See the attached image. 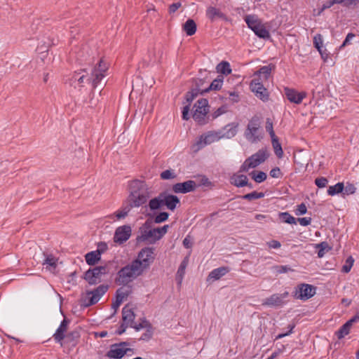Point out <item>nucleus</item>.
Listing matches in <instances>:
<instances>
[{
  "label": "nucleus",
  "instance_id": "62",
  "mask_svg": "<svg viewBox=\"0 0 359 359\" xmlns=\"http://www.w3.org/2000/svg\"><path fill=\"white\" fill-rule=\"evenodd\" d=\"M298 222L302 226H306L311 224V217H302L298 218Z\"/></svg>",
  "mask_w": 359,
  "mask_h": 359
},
{
  "label": "nucleus",
  "instance_id": "6",
  "mask_svg": "<svg viewBox=\"0 0 359 359\" xmlns=\"http://www.w3.org/2000/svg\"><path fill=\"white\" fill-rule=\"evenodd\" d=\"M153 222L147 219L139 229L140 235L137 237V242H147L150 244L155 243L160 240L157 228H152Z\"/></svg>",
  "mask_w": 359,
  "mask_h": 359
},
{
  "label": "nucleus",
  "instance_id": "9",
  "mask_svg": "<svg viewBox=\"0 0 359 359\" xmlns=\"http://www.w3.org/2000/svg\"><path fill=\"white\" fill-rule=\"evenodd\" d=\"M245 20L248 27L251 29L258 37L264 39L270 38L269 32L257 17L255 15H247Z\"/></svg>",
  "mask_w": 359,
  "mask_h": 359
},
{
  "label": "nucleus",
  "instance_id": "55",
  "mask_svg": "<svg viewBox=\"0 0 359 359\" xmlns=\"http://www.w3.org/2000/svg\"><path fill=\"white\" fill-rule=\"evenodd\" d=\"M327 183V179L324 177H318L315 180V184L318 188L325 187Z\"/></svg>",
  "mask_w": 359,
  "mask_h": 359
},
{
  "label": "nucleus",
  "instance_id": "61",
  "mask_svg": "<svg viewBox=\"0 0 359 359\" xmlns=\"http://www.w3.org/2000/svg\"><path fill=\"white\" fill-rule=\"evenodd\" d=\"M267 245L270 248H273V249H278L281 246L280 243L276 240H272V241L268 242Z\"/></svg>",
  "mask_w": 359,
  "mask_h": 359
},
{
  "label": "nucleus",
  "instance_id": "44",
  "mask_svg": "<svg viewBox=\"0 0 359 359\" xmlns=\"http://www.w3.org/2000/svg\"><path fill=\"white\" fill-rule=\"evenodd\" d=\"M264 196V194L263 192H257L252 191L251 193L247 194L243 196V198L248 201L255 200L258 198H262Z\"/></svg>",
  "mask_w": 359,
  "mask_h": 359
},
{
  "label": "nucleus",
  "instance_id": "40",
  "mask_svg": "<svg viewBox=\"0 0 359 359\" xmlns=\"http://www.w3.org/2000/svg\"><path fill=\"white\" fill-rule=\"evenodd\" d=\"M279 217L283 222L290 224H296V219L287 212H280Z\"/></svg>",
  "mask_w": 359,
  "mask_h": 359
},
{
  "label": "nucleus",
  "instance_id": "21",
  "mask_svg": "<svg viewBox=\"0 0 359 359\" xmlns=\"http://www.w3.org/2000/svg\"><path fill=\"white\" fill-rule=\"evenodd\" d=\"M135 315L134 311L128 304L126 305L122 309L123 323L130 326H133Z\"/></svg>",
  "mask_w": 359,
  "mask_h": 359
},
{
  "label": "nucleus",
  "instance_id": "54",
  "mask_svg": "<svg viewBox=\"0 0 359 359\" xmlns=\"http://www.w3.org/2000/svg\"><path fill=\"white\" fill-rule=\"evenodd\" d=\"M354 259L352 257H349L346 260V264L342 267V271L344 273H348L353 264Z\"/></svg>",
  "mask_w": 359,
  "mask_h": 359
},
{
  "label": "nucleus",
  "instance_id": "60",
  "mask_svg": "<svg viewBox=\"0 0 359 359\" xmlns=\"http://www.w3.org/2000/svg\"><path fill=\"white\" fill-rule=\"evenodd\" d=\"M182 6V4L180 2H176V3H173L170 6H169V13L171 14V13H174L175 12H176L177 11L178 8H180V7Z\"/></svg>",
  "mask_w": 359,
  "mask_h": 359
},
{
  "label": "nucleus",
  "instance_id": "57",
  "mask_svg": "<svg viewBox=\"0 0 359 359\" xmlns=\"http://www.w3.org/2000/svg\"><path fill=\"white\" fill-rule=\"evenodd\" d=\"M269 174L273 178H279L282 176V172L278 167L271 169Z\"/></svg>",
  "mask_w": 359,
  "mask_h": 359
},
{
  "label": "nucleus",
  "instance_id": "12",
  "mask_svg": "<svg viewBox=\"0 0 359 359\" xmlns=\"http://www.w3.org/2000/svg\"><path fill=\"white\" fill-rule=\"evenodd\" d=\"M316 287L312 285L301 283L298 285L293 292L295 299L307 300L316 294Z\"/></svg>",
  "mask_w": 359,
  "mask_h": 359
},
{
  "label": "nucleus",
  "instance_id": "38",
  "mask_svg": "<svg viewBox=\"0 0 359 359\" xmlns=\"http://www.w3.org/2000/svg\"><path fill=\"white\" fill-rule=\"evenodd\" d=\"M351 328V326L350 325V324L348 322L344 323L340 327V329L336 332V334H337L338 339H342L345 336L348 334L350 332Z\"/></svg>",
  "mask_w": 359,
  "mask_h": 359
},
{
  "label": "nucleus",
  "instance_id": "52",
  "mask_svg": "<svg viewBox=\"0 0 359 359\" xmlns=\"http://www.w3.org/2000/svg\"><path fill=\"white\" fill-rule=\"evenodd\" d=\"M271 72V68L269 66H263L262 67L257 73L260 75H262L265 79H266Z\"/></svg>",
  "mask_w": 359,
  "mask_h": 359
},
{
  "label": "nucleus",
  "instance_id": "49",
  "mask_svg": "<svg viewBox=\"0 0 359 359\" xmlns=\"http://www.w3.org/2000/svg\"><path fill=\"white\" fill-rule=\"evenodd\" d=\"M168 217L169 214L168 212H161L154 217V222L156 224L163 222L168 219Z\"/></svg>",
  "mask_w": 359,
  "mask_h": 359
},
{
  "label": "nucleus",
  "instance_id": "24",
  "mask_svg": "<svg viewBox=\"0 0 359 359\" xmlns=\"http://www.w3.org/2000/svg\"><path fill=\"white\" fill-rule=\"evenodd\" d=\"M163 205H166L167 208L173 211L177 205L180 203V199L177 196L172 194H163Z\"/></svg>",
  "mask_w": 359,
  "mask_h": 359
},
{
  "label": "nucleus",
  "instance_id": "23",
  "mask_svg": "<svg viewBox=\"0 0 359 359\" xmlns=\"http://www.w3.org/2000/svg\"><path fill=\"white\" fill-rule=\"evenodd\" d=\"M238 126V123L235 122L229 123L225 126L222 129L224 132L222 133V131H220L221 138L225 137L230 139L233 137L237 133Z\"/></svg>",
  "mask_w": 359,
  "mask_h": 359
},
{
  "label": "nucleus",
  "instance_id": "27",
  "mask_svg": "<svg viewBox=\"0 0 359 359\" xmlns=\"http://www.w3.org/2000/svg\"><path fill=\"white\" fill-rule=\"evenodd\" d=\"M206 16L211 20L215 21L217 19L221 18L224 19L225 15L220 11L219 9L210 6L206 10Z\"/></svg>",
  "mask_w": 359,
  "mask_h": 359
},
{
  "label": "nucleus",
  "instance_id": "43",
  "mask_svg": "<svg viewBox=\"0 0 359 359\" xmlns=\"http://www.w3.org/2000/svg\"><path fill=\"white\" fill-rule=\"evenodd\" d=\"M131 292L130 289H124L123 287L118 288L116 292V298L123 301L125 298H126Z\"/></svg>",
  "mask_w": 359,
  "mask_h": 359
},
{
  "label": "nucleus",
  "instance_id": "22",
  "mask_svg": "<svg viewBox=\"0 0 359 359\" xmlns=\"http://www.w3.org/2000/svg\"><path fill=\"white\" fill-rule=\"evenodd\" d=\"M44 259L42 264L45 266L46 269L52 271H54L57 266V258L52 254L43 252Z\"/></svg>",
  "mask_w": 359,
  "mask_h": 359
},
{
  "label": "nucleus",
  "instance_id": "58",
  "mask_svg": "<svg viewBox=\"0 0 359 359\" xmlns=\"http://www.w3.org/2000/svg\"><path fill=\"white\" fill-rule=\"evenodd\" d=\"M108 247L106 243L104 242H100L97 244V248L95 251H98L99 255L101 256L102 253H104L107 250Z\"/></svg>",
  "mask_w": 359,
  "mask_h": 359
},
{
  "label": "nucleus",
  "instance_id": "30",
  "mask_svg": "<svg viewBox=\"0 0 359 359\" xmlns=\"http://www.w3.org/2000/svg\"><path fill=\"white\" fill-rule=\"evenodd\" d=\"M85 259L86 263L90 266H93L96 263L98 262V261L100 260L101 256L99 255L98 251H91L90 252H88L85 255Z\"/></svg>",
  "mask_w": 359,
  "mask_h": 359
},
{
  "label": "nucleus",
  "instance_id": "17",
  "mask_svg": "<svg viewBox=\"0 0 359 359\" xmlns=\"http://www.w3.org/2000/svg\"><path fill=\"white\" fill-rule=\"evenodd\" d=\"M69 323L70 320L69 319L64 318L63 320L60 323V326L53 335L55 341L56 343L60 344L61 346H63V341L65 338L66 332L67 331Z\"/></svg>",
  "mask_w": 359,
  "mask_h": 359
},
{
  "label": "nucleus",
  "instance_id": "5",
  "mask_svg": "<svg viewBox=\"0 0 359 359\" xmlns=\"http://www.w3.org/2000/svg\"><path fill=\"white\" fill-rule=\"evenodd\" d=\"M194 109L192 117L198 125L203 126L210 121V116H208L210 106L207 99H199L194 105Z\"/></svg>",
  "mask_w": 359,
  "mask_h": 359
},
{
  "label": "nucleus",
  "instance_id": "31",
  "mask_svg": "<svg viewBox=\"0 0 359 359\" xmlns=\"http://www.w3.org/2000/svg\"><path fill=\"white\" fill-rule=\"evenodd\" d=\"M271 138V144L274 150L275 154L279 158H281L283 156V151L282 149L281 144L279 142V140L277 136H275Z\"/></svg>",
  "mask_w": 359,
  "mask_h": 359
},
{
  "label": "nucleus",
  "instance_id": "14",
  "mask_svg": "<svg viewBox=\"0 0 359 359\" xmlns=\"http://www.w3.org/2000/svg\"><path fill=\"white\" fill-rule=\"evenodd\" d=\"M126 345V342L120 343L118 344H115L111 346V349L107 352V355L110 358L121 359L123 358L128 351H131L132 349L129 348H124Z\"/></svg>",
  "mask_w": 359,
  "mask_h": 359
},
{
  "label": "nucleus",
  "instance_id": "26",
  "mask_svg": "<svg viewBox=\"0 0 359 359\" xmlns=\"http://www.w3.org/2000/svg\"><path fill=\"white\" fill-rule=\"evenodd\" d=\"M229 271L230 269L227 266H222L215 269L209 273L208 278L212 279L214 280H219L222 276L229 273Z\"/></svg>",
  "mask_w": 359,
  "mask_h": 359
},
{
  "label": "nucleus",
  "instance_id": "7",
  "mask_svg": "<svg viewBox=\"0 0 359 359\" xmlns=\"http://www.w3.org/2000/svg\"><path fill=\"white\" fill-rule=\"evenodd\" d=\"M269 156L266 148L258 150L255 154L248 158L241 165L239 172H248L250 168H255L264 163Z\"/></svg>",
  "mask_w": 359,
  "mask_h": 359
},
{
  "label": "nucleus",
  "instance_id": "4",
  "mask_svg": "<svg viewBox=\"0 0 359 359\" xmlns=\"http://www.w3.org/2000/svg\"><path fill=\"white\" fill-rule=\"evenodd\" d=\"M261 126V118L257 115L253 116L249 120L246 129L244 132V136L248 142L255 143L262 139L263 133Z\"/></svg>",
  "mask_w": 359,
  "mask_h": 359
},
{
  "label": "nucleus",
  "instance_id": "8",
  "mask_svg": "<svg viewBox=\"0 0 359 359\" xmlns=\"http://www.w3.org/2000/svg\"><path fill=\"white\" fill-rule=\"evenodd\" d=\"M109 286L107 285H100L93 290L86 291L82 297V306L89 307L97 303L100 298L107 292Z\"/></svg>",
  "mask_w": 359,
  "mask_h": 359
},
{
  "label": "nucleus",
  "instance_id": "28",
  "mask_svg": "<svg viewBox=\"0 0 359 359\" xmlns=\"http://www.w3.org/2000/svg\"><path fill=\"white\" fill-rule=\"evenodd\" d=\"M182 28L187 36H192L196 33L197 27L194 20L188 19L183 25Z\"/></svg>",
  "mask_w": 359,
  "mask_h": 359
},
{
  "label": "nucleus",
  "instance_id": "25",
  "mask_svg": "<svg viewBox=\"0 0 359 359\" xmlns=\"http://www.w3.org/2000/svg\"><path fill=\"white\" fill-rule=\"evenodd\" d=\"M230 182L237 187H243L248 185V179L245 175L233 174L230 178Z\"/></svg>",
  "mask_w": 359,
  "mask_h": 359
},
{
  "label": "nucleus",
  "instance_id": "53",
  "mask_svg": "<svg viewBox=\"0 0 359 359\" xmlns=\"http://www.w3.org/2000/svg\"><path fill=\"white\" fill-rule=\"evenodd\" d=\"M356 191V187L354 184L351 183H346V185L344 187L343 194L350 195L353 194Z\"/></svg>",
  "mask_w": 359,
  "mask_h": 359
},
{
  "label": "nucleus",
  "instance_id": "32",
  "mask_svg": "<svg viewBox=\"0 0 359 359\" xmlns=\"http://www.w3.org/2000/svg\"><path fill=\"white\" fill-rule=\"evenodd\" d=\"M163 205V194H161L158 197L152 198L149 203V207L151 210H156L160 209Z\"/></svg>",
  "mask_w": 359,
  "mask_h": 359
},
{
  "label": "nucleus",
  "instance_id": "1",
  "mask_svg": "<svg viewBox=\"0 0 359 359\" xmlns=\"http://www.w3.org/2000/svg\"><path fill=\"white\" fill-rule=\"evenodd\" d=\"M109 69L108 63L103 59H100L95 67L90 69V75L86 69H81V72H86L81 75V72H75L70 79V85L74 88L81 90L84 86L83 83L87 81L91 84L92 91H93L102 81L107 76V72Z\"/></svg>",
  "mask_w": 359,
  "mask_h": 359
},
{
  "label": "nucleus",
  "instance_id": "37",
  "mask_svg": "<svg viewBox=\"0 0 359 359\" xmlns=\"http://www.w3.org/2000/svg\"><path fill=\"white\" fill-rule=\"evenodd\" d=\"M79 337V333L77 331L70 332L65 335V338L64 340L65 343L69 344L72 345H76V341Z\"/></svg>",
  "mask_w": 359,
  "mask_h": 359
},
{
  "label": "nucleus",
  "instance_id": "15",
  "mask_svg": "<svg viewBox=\"0 0 359 359\" xmlns=\"http://www.w3.org/2000/svg\"><path fill=\"white\" fill-rule=\"evenodd\" d=\"M131 235V227L128 225H123L118 227L114 233V241L122 244L127 241Z\"/></svg>",
  "mask_w": 359,
  "mask_h": 359
},
{
  "label": "nucleus",
  "instance_id": "64",
  "mask_svg": "<svg viewBox=\"0 0 359 359\" xmlns=\"http://www.w3.org/2000/svg\"><path fill=\"white\" fill-rule=\"evenodd\" d=\"M355 37V34L353 33H348L346 35L345 40L341 46V48L346 46V45L350 43V41Z\"/></svg>",
  "mask_w": 359,
  "mask_h": 359
},
{
  "label": "nucleus",
  "instance_id": "35",
  "mask_svg": "<svg viewBox=\"0 0 359 359\" xmlns=\"http://www.w3.org/2000/svg\"><path fill=\"white\" fill-rule=\"evenodd\" d=\"M344 184L343 182H338L334 186H330L327 189V194L329 196H334L340 193H343Z\"/></svg>",
  "mask_w": 359,
  "mask_h": 359
},
{
  "label": "nucleus",
  "instance_id": "19",
  "mask_svg": "<svg viewBox=\"0 0 359 359\" xmlns=\"http://www.w3.org/2000/svg\"><path fill=\"white\" fill-rule=\"evenodd\" d=\"M196 183L193 180H187L182 183H177L172 186V191L176 193L186 194L195 190Z\"/></svg>",
  "mask_w": 359,
  "mask_h": 359
},
{
  "label": "nucleus",
  "instance_id": "2",
  "mask_svg": "<svg viewBox=\"0 0 359 359\" xmlns=\"http://www.w3.org/2000/svg\"><path fill=\"white\" fill-rule=\"evenodd\" d=\"M144 272L142 263L139 260H133L122 267L116 273L115 283L118 285L128 286Z\"/></svg>",
  "mask_w": 359,
  "mask_h": 359
},
{
  "label": "nucleus",
  "instance_id": "47",
  "mask_svg": "<svg viewBox=\"0 0 359 359\" xmlns=\"http://www.w3.org/2000/svg\"><path fill=\"white\" fill-rule=\"evenodd\" d=\"M265 128L266 130L269 133L271 137L276 136L273 130V121L270 118H267L266 120Z\"/></svg>",
  "mask_w": 359,
  "mask_h": 359
},
{
  "label": "nucleus",
  "instance_id": "18",
  "mask_svg": "<svg viewBox=\"0 0 359 359\" xmlns=\"http://www.w3.org/2000/svg\"><path fill=\"white\" fill-rule=\"evenodd\" d=\"M288 295V292H285L282 294H273L266 298L263 301L262 305L268 306H280L284 304L283 299L287 297Z\"/></svg>",
  "mask_w": 359,
  "mask_h": 359
},
{
  "label": "nucleus",
  "instance_id": "16",
  "mask_svg": "<svg viewBox=\"0 0 359 359\" xmlns=\"http://www.w3.org/2000/svg\"><path fill=\"white\" fill-rule=\"evenodd\" d=\"M250 86L252 91L255 93V95L258 98L264 102H266L269 100V93L267 89L264 88L263 84L259 82L257 80H252Z\"/></svg>",
  "mask_w": 359,
  "mask_h": 359
},
{
  "label": "nucleus",
  "instance_id": "11",
  "mask_svg": "<svg viewBox=\"0 0 359 359\" xmlns=\"http://www.w3.org/2000/svg\"><path fill=\"white\" fill-rule=\"evenodd\" d=\"M107 273L108 269L106 266H96L85 272L84 279L90 285H96L101 282L102 276Z\"/></svg>",
  "mask_w": 359,
  "mask_h": 359
},
{
  "label": "nucleus",
  "instance_id": "36",
  "mask_svg": "<svg viewBox=\"0 0 359 359\" xmlns=\"http://www.w3.org/2000/svg\"><path fill=\"white\" fill-rule=\"evenodd\" d=\"M323 44V41L322 35L320 34H316L313 37V46L316 48H317L322 57L324 58L325 53L322 50Z\"/></svg>",
  "mask_w": 359,
  "mask_h": 359
},
{
  "label": "nucleus",
  "instance_id": "56",
  "mask_svg": "<svg viewBox=\"0 0 359 359\" xmlns=\"http://www.w3.org/2000/svg\"><path fill=\"white\" fill-rule=\"evenodd\" d=\"M294 327H295V325L294 323L290 324L288 325L289 331L285 333L279 334L278 335L276 336V339H282L286 336L290 335L291 333H292V331H293V329L294 328Z\"/></svg>",
  "mask_w": 359,
  "mask_h": 359
},
{
  "label": "nucleus",
  "instance_id": "3",
  "mask_svg": "<svg viewBox=\"0 0 359 359\" xmlns=\"http://www.w3.org/2000/svg\"><path fill=\"white\" fill-rule=\"evenodd\" d=\"M130 208L140 207L147 201L144 184L142 181L133 180L130 184V195L128 198Z\"/></svg>",
  "mask_w": 359,
  "mask_h": 359
},
{
  "label": "nucleus",
  "instance_id": "45",
  "mask_svg": "<svg viewBox=\"0 0 359 359\" xmlns=\"http://www.w3.org/2000/svg\"><path fill=\"white\" fill-rule=\"evenodd\" d=\"M130 327L134 328L136 331H139L142 328L151 329V325L149 321H147L146 319L144 318L138 324L133 323V326H130Z\"/></svg>",
  "mask_w": 359,
  "mask_h": 359
},
{
  "label": "nucleus",
  "instance_id": "51",
  "mask_svg": "<svg viewBox=\"0 0 359 359\" xmlns=\"http://www.w3.org/2000/svg\"><path fill=\"white\" fill-rule=\"evenodd\" d=\"M318 248H319V250L318 252V256L319 257H322L324 256L325 250L328 251L330 250L328 244L326 242L320 243V244L318 245Z\"/></svg>",
  "mask_w": 359,
  "mask_h": 359
},
{
  "label": "nucleus",
  "instance_id": "48",
  "mask_svg": "<svg viewBox=\"0 0 359 359\" xmlns=\"http://www.w3.org/2000/svg\"><path fill=\"white\" fill-rule=\"evenodd\" d=\"M227 111V107L225 105H222V107H219L217 109H216L214 112H212L210 116H211V120H214L219 117V116L224 114Z\"/></svg>",
  "mask_w": 359,
  "mask_h": 359
},
{
  "label": "nucleus",
  "instance_id": "50",
  "mask_svg": "<svg viewBox=\"0 0 359 359\" xmlns=\"http://www.w3.org/2000/svg\"><path fill=\"white\" fill-rule=\"evenodd\" d=\"M176 177V174L171 170H165L161 173L162 180H170Z\"/></svg>",
  "mask_w": 359,
  "mask_h": 359
},
{
  "label": "nucleus",
  "instance_id": "10",
  "mask_svg": "<svg viewBox=\"0 0 359 359\" xmlns=\"http://www.w3.org/2000/svg\"><path fill=\"white\" fill-rule=\"evenodd\" d=\"M221 139V132L209 131L200 136L198 140L192 146L194 151L197 152L206 145L210 144Z\"/></svg>",
  "mask_w": 359,
  "mask_h": 359
},
{
  "label": "nucleus",
  "instance_id": "42",
  "mask_svg": "<svg viewBox=\"0 0 359 359\" xmlns=\"http://www.w3.org/2000/svg\"><path fill=\"white\" fill-rule=\"evenodd\" d=\"M201 94V91L198 88L192 89L186 93V100L190 105V103L199 95Z\"/></svg>",
  "mask_w": 359,
  "mask_h": 359
},
{
  "label": "nucleus",
  "instance_id": "63",
  "mask_svg": "<svg viewBox=\"0 0 359 359\" xmlns=\"http://www.w3.org/2000/svg\"><path fill=\"white\" fill-rule=\"evenodd\" d=\"M169 226L168 225H164L162 227H158V233L159 235L160 239L167 233Z\"/></svg>",
  "mask_w": 359,
  "mask_h": 359
},
{
  "label": "nucleus",
  "instance_id": "34",
  "mask_svg": "<svg viewBox=\"0 0 359 359\" xmlns=\"http://www.w3.org/2000/svg\"><path fill=\"white\" fill-rule=\"evenodd\" d=\"M187 263H188L187 257H186L181 262V264L177 269L176 279L178 282V284H181V283L182 281L183 277L185 274V269L187 266Z\"/></svg>",
  "mask_w": 359,
  "mask_h": 359
},
{
  "label": "nucleus",
  "instance_id": "13",
  "mask_svg": "<svg viewBox=\"0 0 359 359\" xmlns=\"http://www.w3.org/2000/svg\"><path fill=\"white\" fill-rule=\"evenodd\" d=\"M154 248L146 247L142 248L138 253L137 258L135 260H139L142 263L144 271L154 260Z\"/></svg>",
  "mask_w": 359,
  "mask_h": 359
},
{
  "label": "nucleus",
  "instance_id": "46",
  "mask_svg": "<svg viewBox=\"0 0 359 359\" xmlns=\"http://www.w3.org/2000/svg\"><path fill=\"white\" fill-rule=\"evenodd\" d=\"M273 269L277 273H284L294 271L290 266L287 265H277L274 266Z\"/></svg>",
  "mask_w": 359,
  "mask_h": 359
},
{
  "label": "nucleus",
  "instance_id": "39",
  "mask_svg": "<svg viewBox=\"0 0 359 359\" xmlns=\"http://www.w3.org/2000/svg\"><path fill=\"white\" fill-rule=\"evenodd\" d=\"M217 72L225 75H228L231 72L229 63L225 61H223L217 65Z\"/></svg>",
  "mask_w": 359,
  "mask_h": 359
},
{
  "label": "nucleus",
  "instance_id": "41",
  "mask_svg": "<svg viewBox=\"0 0 359 359\" xmlns=\"http://www.w3.org/2000/svg\"><path fill=\"white\" fill-rule=\"evenodd\" d=\"M252 178L257 183H261L264 182L266 179V174L263 171H258L256 172L255 171H252L250 174Z\"/></svg>",
  "mask_w": 359,
  "mask_h": 359
},
{
  "label": "nucleus",
  "instance_id": "33",
  "mask_svg": "<svg viewBox=\"0 0 359 359\" xmlns=\"http://www.w3.org/2000/svg\"><path fill=\"white\" fill-rule=\"evenodd\" d=\"M130 209V207L128 205L123 208L121 210H117L114 215H109L108 217L111 219H114L116 217V219L120 220L125 218L128 215Z\"/></svg>",
  "mask_w": 359,
  "mask_h": 359
},
{
  "label": "nucleus",
  "instance_id": "29",
  "mask_svg": "<svg viewBox=\"0 0 359 359\" xmlns=\"http://www.w3.org/2000/svg\"><path fill=\"white\" fill-rule=\"evenodd\" d=\"M223 79H224L223 76H218L217 79H214L212 81V83H210V86L208 88H205V90H201V94L208 93L212 90H219L222 87V85L223 83Z\"/></svg>",
  "mask_w": 359,
  "mask_h": 359
},
{
  "label": "nucleus",
  "instance_id": "20",
  "mask_svg": "<svg viewBox=\"0 0 359 359\" xmlns=\"http://www.w3.org/2000/svg\"><path fill=\"white\" fill-rule=\"evenodd\" d=\"M285 94L287 100L294 104H300L303 99L306 97V93L298 92L294 89L285 88Z\"/></svg>",
  "mask_w": 359,
  "mask_h": 359
},
{
  "label": "nucleus",
  "instance_id": "59",
  "mask_svg": "<svg viewBox=\"0 0 359 359\" xmlns=\"http://www.w3.org/2000/svg\"><path fill=\"white\" fill-rule=\"evenodd\" d=\"M306 212H307L306 206L304 203H302L297 206V209L296 210V215H304L306 213Z\"/></svg>",
  "mask_w": 359,
  "mask_h": 359
}]
</instances>
